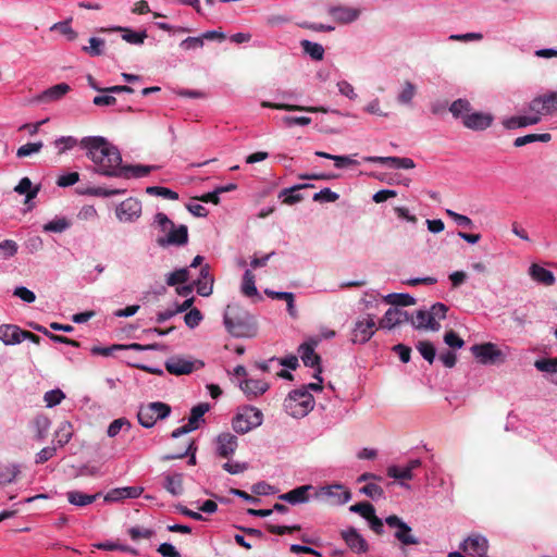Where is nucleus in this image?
<instances>
[{
  "label": "nucleus",
  "instance_id": "nucleus-1",
  "mask_svg": "<svg viewBox=\"0 0 557 557\" xmlns=\"http://www.w3.org/2000/svg\"><path fill=\"white\" fill-rule=\"evenodd\" d=\"M79 145L87 150V157L94 162L98 174L119 177L122 166L120 150L111 145L104 137H84Z\"/></svg>",
  "mask_w": 557,
  "mask_h": 557
},
{
  "label": "nucleus",
  "instance_id": "nucleus-2",
  "mask_svg": "<svg viewBox=\"0 0 557 557\" xmlns=\"http://www.w3.org/2000/svg\"><path fill=\"white\" fill-rule=\"evenodd\" d=\"M224 325L235 337H250L256 333V324L249 312L237 305H228L224 311Z\"/></svg>",
  "mask_w": 557,
  "mask_h": 557
},
{
  "label": "nucleus",
  "instance_id": "nucleus-3",
  "mask_svg": "<svg viewBox=\"0 0 557 557\" xmlns=\"http://www.w3.org/2000/svg\"><path fill=\"white\" fill-rule=\"evenodd\" d=\"M314 404V398L307 391V387H300L288 394L284 407L292 417L302 418L313 409Z\"/></svg>",
  "mask_w": 557,
  "mask_h": 557
},
{
  "label": "nucleus",
  "instance_id": "nucleus-4",
  "mask_svg": "<svg viewBox=\"0 0 557 557\" xmlns=\"http://www.w3.org/2000/svg\"><path fill=\"white\" fill-rule=\"evenodd\" d=\"M171 411L170 405L162 401H152L139 407L137 419L141 426L150 429L157 421L168 418Z\"/></svg>",
  "mask_w": 557,
  "mask_h": 557
},
{
  "label": "nucleus",
  "instance_id": "nucleus-5",
  "mask_svg": "<svg viewBox=\"0 0 557 557\" xmlns=\"http://www.w3.org/2000/svg\"><path fill=\"white\" fill-rule=\"evenodd\" d=\"M263 414L256 407H245L238 412L232 421V426L236 433L245 434L262 424Z\"/></svg>",
  "mask_w": 557,
  "mask_h": 557
},
{
  "label": "nucleus",
  "instance_id": "nucleus-6",
  "mask_svg": "<svg viewBox=\"0 0 557 557\" xmlns=\"http://www.w3.org/2000/svg\"><path fill=\"white\" fill-rule=\"evenodd\" d=\"M315 497L330 506H339L351 498V492L342 484H333L320 487Z\"/></svg>",
  "mask_w": 557,
  "mask_h": 557
},
{
  "label": "nucleus",
  "instance_id": "nucleus-7",
  "mask_svg": "<svg viewBox=\"0 0 557 557\" xmlns=\"http://www.w3.org/2000/svg\"><path fill=\"white\" fill-rule=\"evenodd\" d=\"M165 370L173 375H186L203 367L199 360L186 359L182 356H172L164 363Z\"/></svg>",
  "mask_w": 557,
  "mask_h": 557
},
{
  "label": "nucleus",
  "instance_id": "nucleus-8",
  "mask_svg": "<svg viewBox=\"0 0 557 557\" xmlns=\"http://www.w3.org/2000/svg\"><path fill=\"white\" fill-rule=\"evenodd\" d=\"M389 528L396 529L394 536L404 546L418 545L419 540L412 534V529L404 522L398 516L391 515L385 519Z\"/></svg>",
  "mask_w": 557,
  "mask_h": 557
},
{
  "label": "nucleus",
  "instance_id": "nucleus-9",
  "mask_svg": "<svg viewBox=\"0 0 557 557\" xmlns=\"http://www.w3.org/2000/svg\"><path fill=\"white\" fill-rule=\"evenodd\" d=\"M376 327L374 318L371 314H367L366 317L358 319L352 329L351 342L354 344L367 343L374 335Z\"/></svg>",
  "mask_w": 557,
  "mask_h": 557
},
{
  "label": "nucleus",
  "instance_id": "nucleus-10",
  "mask_svg": "<svg viewBox=\"0 0 557 557\" xmlns=\"http://www.w3.org/2000/svg\"><path fill=\"white\" fill-rule=\"evenodd\" d=\"M471 351L483 364H495L504 361L502 350L493 343L473 345Z\"/></svg>",
  "mask_w": 557,
  "mask_h": 557
},
{
  "label": "nucleus",
  "instance_id": "nucleus-11",
  "mask_svg": "<svg viewBox=\"0 0 557 557\" xmlns=\"http://www.w3.org/2000/svg\"><path fill=\"white\" fill-rule=\"evenodd\" d=\"M317 342L313 343H304L299 346L298 352L300 354V358L306 367L314 368L315 372L313 377L323 382L321 377L322 367H321V357L314 351V346Z\"/></svg>",
  "mask_w": 557,
  "mask_h": 557
},
{
  "label": "nucleus",
  "instance_id": "nucleus-12",
  "mask_svg": "<svg viewBox=\"0 0 557 557\" xmlns=\"http://www.w3.org/2000/svg\"><path fill=\"white\" fill-rule=\"evenodd\" d=\"M210 410V405L208 403H201L197 406L193 407L190 410V416L188 419V423L175 429L171 436L176 438L183 434H187L191 431H195L199 428V421L202 420L203 416Z\"/></svg>",
  "mask_w": 557,
  "mask_h": 557
},
{
  "label": "nucleus",
  "instance_id": "nucleus-13",
  "mask_svg": "<svg viewBox=\"0 0 557 557\" xmlns=\"http://www.w3.org/2000/svg\"><path fill=\"white\" fill-rule=\"evenodd\" d=\"M141 214V202L135 198H127L116 208V216L120 221L132 222Z\"/></svg>",
  "mask_w": 557,
  "mask_h": 557
},
{
  "label": "nucleus",
  "instance_id": "nucleus-14",
  "mask_svg": "<svg viewBox=\"0 0 557 557\" xmlns=\"http://www.w3.org/2000/svg\"><path fill=\"white\" fill-rule=\"evenodd\" d=\"M188 242V228L186 225H180L168 231V234L163 237H159L157 243L161 247L165 246H183Z\"/></svg>",
  "mask_w": 557,
  "mask_h": 557
},
{
  "label": "nucleus",
  "instance_id": "nucleus-15",
  "mask_svg": "<svg viewBox=\"0 0 557 557\" xmlns=\"http://www.w3.org/2000/svg\"><path fill=\"white\" fill-rule=\"evenodd\" d=\"M487 540L481 535H471L460 545V549L465 554L473 557H483L487 552Z\"/></svg>",
  "mask_w": 557,
  "mask_h": 557
},
{
  "label": "nucleus",
  "instance_id": "nucleus-16",
  "mask_svg": "<svg viewBox=\"0 0 557 557\" xmlns=\"http://www.w3.org/2000/svg\"><path fill=\"white\" fill-rule=\"evenodd\" d=\"M342 539L347 546L356 554H364L369 550V544L363 536L355 529L348 528L341 532Z\"/></svg>",
  "mask_w": 557,
  "mask_h": 557
},
{
  "label": "nucleus",
  "instance_id": "nucleus-17",
  "mask_svg": "<svg viewBox=\"0 0 557 557\" xmlns=\"http://www.w3.org/2000/svg\"><path fill=\"white\" fill-rule=\"evenodd\" d=\"M493 120L491 113L473 112L462 116V124L472 131H484L492 125Z\"/></svg>",
  "mask_w": 557,
  "mask_h": 557
},
{
  "label": "nucleus",
  "instance_id": "nucleus-18",
  "mask_svg": "<svg viewBox=\"0 0 557 557\" xmlns=\"http://www.w3.org/2000/svg\"><path fill=\"white\" fill-rule=\"evenodd\" d=\"M410 315L407 311L397 307L389 308L379 322L381 329H393L403 323L409 322Z\"/></svg>",
  "mask_w": 557,
  "mask_h": 557
},
{
  "label": "nucleus",
  "instance_id": "nucleus-19",
  "mask_svg": "<svg viewBox=\"0 0 557 557\" xmlns=\"http://www.w3.org/2000/svg\"><path fill=\"white\" fill-rule=\"evenodd\" d=\"M333 20L339 24H349L359 18L361 10L358 8L335 5L327 10Z\"/></svg>",
  "mask_w": 557,
  "mask_h": 557
},
{
  "label": "nucleus",
  "instance_id": "nucleus-20",
  "mask_svg": "<svg viewBox=\"0 0 557 557\" xmlns=\"http://www.w3.org/2000/svg\"><path fill=\"white\" fill-rule=\"evenodd\" d=\"M237 446V436L230 432L221 433L216 437V453L222 458H230L236 451Z\"/></svg>",
  "mask_w": 557,
  "mask_h": 557
},
{
  "label": "nucleus",
  "instance_id": "nucleus-21",
  "mask_svg": "<svg viewBox=\"0 0 557 557\" xmlns=\"http://www.w3.org/2000/svg\"><path fill=\"white\" fill-rule=\"evenodd\" d=\"M364 161L371 163L386 164L395 169H413L416 166L412 159L400 157H366Z\"/></svg>",
  "mask_w": 557,
  "mask_h": 557
},
{
  "label": "nucleus",
  "instance_id": "nucleus-22",
  "mask_svg": "<svg viewBox=\"0 0 557 557\" xmlns=\"http://www.w3.org/2000/svg\"><path fill=\"white\" fill-rule=\"evenodd\" d=\"M213 275L210 273V267L208 264L201 267L200 275L195 281V286L197 293L200 296L208 297L212 294L213 290Z\"/></svg>",
  "mask_w": 557,
  "mask_h": 557
},
{
  "label": "nucleus",
  "instance_id": "nucleus-23",
  "mask_svg": "<svg viewBox=\"0 0 557 557\" xmlns=\"http://www.w3.org/2000/svg\"><path fill=\"white\" fill-rule=\"evenodd\" d=\"M143 492L144 488L140 486H126L113 488L106 494L104 500L119 502L126 498H137L143 494Z\"/></svg>",
  "mask_w": 557,
  "mask_h": 557
},
{
  "label": "nucleus",
  "instance_id": "nucleus-24",
  "mask_svg": "<svg viewBox=\"0 0 557 557\" xmlns=\"http://www.w3.org/2000/svg\"><path fill=\"white\" fill-rule=\"evenodd\" d=\"M70 90H71V87L69 84L60 83V84H57V85L44 90L40 95L37 96L36 100L38 102H44V103L53 102V101L60 100Z\"/></svg>",
  "mask_w": 557,
  "mask_h": 557
},
{
  "label": "nucleus",
  "instance_id": "nucleus-25",
  "mask_svg": "<svg viewBox=\"0 0 557 557\" xmlns=\"http://www.w3.org/2000/svg\"><path fill=\"white\" fill-rule=\"evenodd\" d=\"M313 490L312 485H301L287 493L281 494L278 498L292 505L304 504L309 500V491Z\"/></svg>",
  "mask_w": 557,
  "mask_h": 557
},
{
  "label": "nucleus",
  "instance_id": "nucleus-26",
  "mask_svg": "<svg viewBox=\"0 0 557 557\" xmlns=\"http://www.w3.org/2000/svg\"><path fill=\"white\" fill-rule=\"evenodd\" d=\"M240 389L249 398H256L269 389V384L262 380L246 379L240 383Z\"/></svg>",
  "mask_w": 557,
  "mask_h": 557
},
{
  "label": "nucleus",
  "instance_id": "nucleus-27",
  "mask_svg": "<svg viewBox=\"0 0 557 557\" xmlns=\"http://www.w3.org/2000/svg\"><path fill=\"white\" fill-rule=\"evenodd\" d=\"M409 322L416 329H430L432 331H437L441 327L440 323L432 319L430 312L424 310H418L416 315H410Z\"/></svg>",
  "mask_w": 557,
  "mask_h": 557
},
{
  "label": "nucleus",
  "instance_id": "nucleus-28",
  "mask_svg": "<svg viewBox=\"0 0 557 557\" xmlns=\"http://www.w3.org/2000/svg\"><path fill=\"white\" fill-rule=\"evenodd\" d=\"M22 329L14 324L0 325V341L4 345H16L22 343Z\"/></svg>",
  "mask_w": 557,
  "mask_h": 557
},
{
  "label": "nucleus",
  "instance_id": "nucleus-29",
  "mask_svg": "<svg viewBox=\"0 0 557 557\" xmlns=\"http://www.w3.org/2000/svg\"><path fill=\"white\" fill-rule=\"evenodd\" d=\"M101 32H121L123 33L122 38L128 44L132 45H141L147 38V33L143 32H134L127 27L115 26L112 28H102Z\"/></svg>",
  "mask_w": 557,
  "mask_h": 557
},
{
  "label": "nucleus",
  "instance_id": "nucleus-30",
  "mask_svg": "<svg viewBox=\"0 0 557 557\" xmlns=\"http://www.w3.org/2000/svg\"><path fill=\"white\" fill-rule=\"evenodd\" d=\"M540 121L541 117L539 115H520L507 117L502 123L506 129H516L537 124Z\"/></svg>",
  "mask_w": 557,
  "mask_h": 557
},
{
  "label": "nucleus",
  "instance_id": "nucleus-31",
  "mask_svg": "<svg viewBox=\"0 0 557 557\" xmlns=\"http://www.w3.org/2000/svg\"><path fill=\"white\" fill-rule=\"evenodd\" d=\"M50 426V419L44 414L36 416L30 423V428L34 432V437L37 441H42L44 438L47 437Z\"/></svg>",
  "mask_w": 557,
  "mask_h": 557
},
{
  "label": "nucleus",
  "instance_id": "nucleus-32",
  "mask_svg": "<svg viewBox=\"0 0 557 557\" xmlns=\"http://www.w3.org/2000/svg\"><path fill=\"white\" fill-rule=\"evenodd\" d=\"M261 106L263 108L284 110V111L326 112V110L321 107H302V106H298V104L275 103V102H269V101H262Z\"/></svg>",
  "mask_w": 557,
  "mask_h": 557
},
{
  "label": "nucleus",
  "instance_id": "nucleus-33",
  "mask_svg": "<svg viewBox=\"0 0 557 557\" xmlns=\"http://www.w3.org/2000/svg\"><path fill=\"white\" fill-rule=\"evenodd\" d=\"M529 273L534 281H536L545 286H550L555 283V276H554L553 272L549 270H546L545 268H543L541 265L532 264L530 267Z\"/></svg>",
  "mask_w": 557,
  "mask_h": 557
},
{
  "label": "nucleus",
  "instance_id": "nucleus-34",
  "mask_svg": "<svg viewBox=\"0 0 557 557\" xmlns=\"http://www.w3.org/2000/svg\"><path fill=\"white\" fill-rule=\"evenodd\" d=\"M163 487L173 496L182 495L184 492L183 487V474L174 473L166 474L164 476Z\"/></svg>",
  "mask_w": 557,
  "mask_h": 557
},
{
  "label": "nucleus",
  "instance_id": "nucleus-35",
  "mask_svg": "<svg viewBox=\"0 0 557 557\" xmlns=\"http://www.w3.org/2000/svg\"><path fill=\"white\" fill-rule=\"evenodd\" d=\"M156 166L153 165H123L121 166V173L119 177L129 178V177H144L147 176Z\"/></svg>",
  "mask_w": 557,
  "mask_h": 557
},
{
  "label": "nucleus",
  "instance_id": "nucleus-36",
  "mask_svg": "<svg viewBox=\"0 0 557 557\" xmlns=\"http://www.w3.org/2000/svg\"><path fill=\"white\" fill-rule=\"evenodd\" d=\"M312 186L313 185H310V184H299V185H295L290 188H285V189L281 190L278 198H282L283 203H286V205L297 203V202L301 201L304 199V197H302V195L297 194L296 191H298L302 188L312 187Z\"/></svg>",
  "mask_w": 557,
  "mask_h": 557
},
{
  "label": "nucleus",
  "instance_id": "nucleus-37",
  "mask_svg": "<svg viewBox=\"0 0 557 557\" xmlns=\"http://www.w3.org/2000/svg\"><path fill=\"white\" fill-rule=\"evenodd\" d=\"M99 496L100 493L88 495L79 491H70L66 493L69 503L79 507L94 503Z\"/></svg>",
  "mask_w": 557,
  "mask_h": 557
},
{
  "label": "nucleus",
  "instance_id": "nucleus-38",
  "mask_svg": "<svg viewBox=\"0 0 557 557\" xmlns=\"http://www.w3.org/2000/svg\"><path fill=\"white\" fill-rule=\"evenodd\" d=\"M40 187L32 188V181L28 177H23L14 187V191L20 195H26V201L34 199L39 193Z\"/></svg>",
  "mask_w": 557,
  "mask_h": 557
},
{
  "label": "nucleus",
  "instance_id": "nucleus-39",
  "mask_svg": "<svg viewBox=\"0 0 557 557\" xmlns=\"http://www.w3.org/2000/svg\"><path fill=\"white\" fill-rule=\"evenodd\" d=\"M73 436V426L69 421H63L60 423L58 430L54 433V437L59 444V446H64L67 444Z\"/></svg>",
  "mask_w": 557,
  "mask_h": 557
},
{
  "label": "nucleus",
  "instance_id": "nucleus-40",
  "mask_svg": "<svg viewBox=\"0 0 557 557\" xmlns=\"http://www.w3.org/2000/svg\"><path fill=\"white\" fill-rule=\"evenodd\" d=\"M552 139V135L548 133L543 134H529L515 139L513 146L520 148L534 141L548 143Z\"/></svg>",
  "mask_w": 557,
  "mask_h": 557
},
{
  "label": "nucleus",
  "instance_id": "nucleus-41",
  "mask_svg": "<svg viewBox=\"0 0 557 557\" xmlns=\"http://www.w3.org/2000/svg\"><path fill=\"white\" fill-rule=\"evenodd\" d=\"M242 293L247 297L258 295L255 284V274L250 270H246L243 276Z\"/></svg>",
  "mask_w": 557,
  "mask_h": 557
},
{
  "label": "nucleus",
  "instance_id": "nucleus-42",
  "mask_svg": "<svg viewBox=\"0 0 557 557\" xmlns=\"http://www.w3.org/2000/svg\"><path fill=\"white\" fill-rule=\"evenodd\" d=\"M304 51L309 54L313 60H322L324 55V48L322 45L312 42L310 40H302L300 42Z\"/></svg>",
  "mask_w": 557,
  "mask_h": 557
},
{
  "label": "nucleus",
  "instance_id": "nucleus-43",
  "mask_svg": "<svg viewBox=\"0 0 557 557\" xmlns=\"http://www.w3.org/2000/svg\"><path fill=\"white\" fill-rule=\"evenodd\" d=\"M449 111L454 117L462 120V116L470 113L471 104L466 99H457L450 104Z\"/></svg>",
  "mask_w": 557,
  "mask_h": 557
},
{
  "label": "nucleus",
  "instance_id": "nucleus-44",
  "mask_svg": "<svg viewBox=\"0 0 557 557\" xmlns=\"http://www.w3.org/2000/svg\"><path fill=\"white\" fill-rule=\"evenodd\" d=\"M385 301L398 308V306H411L416 304V299L409 294H389L385 297Z\"/></svg>",
  "mask_w": 557,
  "mask_h": 557
},
{
  "label": "nucleus",
  "instance_id": "nucleus-45",
  "mask_svg": "<svg viewBox=\"0 0 557 557\" xmlns=\"http://www.w3.org/2000/svg\"><path fill=\"white\" fill-rule=\"evenodd\" d=\"M195 450H196V448H194V442L188 441L185 443L184 449L182 451H178V453L172 454V455H166L163 457V460L180 459V458H184L190 454L188 463L196 465Z\"/></svg>",
  "mask_w": 557,
  "mask_h": 557
},
{
  "label": "nucleus",
  "instance_id": "nucleus-46",
  "mask_svg": "<svg viewBox=\"0 0 557 557\" xmlns=\"http://www.w3.org/2000/svg\"><path fill=\"white\" fill-rule=\"evenodd\" d=\"M544 115L557 114V91H550L543 95Z\"/></svg>",
  "mask_w": 557,
  "mask_h": 557
},
{
  "label": "nucleus",
  "instance_id": "nucleus-47",
  "mask_svg": "<svg viewBox=\"0 0 557 557\" xmlns=\"http://www.w3.org/2000/svg\"><path fill=\"white\" fill-rule=\"evenodd\" d=\"M18 245L15 240L4 239L0 243V257L4 260L14 257L17 253Z\"/></svg>",
  "mask_w": 557,
  "mask_h": 557
},
{
  "label": "nucleus",
  "instance_id": "nucleus-48",
  "mask_svg": "<svg viewBox=\"0 0 557 557\" xmlns=\"http://www.w3.org/2000/svg\"><path fill=\"white\" fill-rule=\"evenodd\" d=\"M416 86L412 83L406 81L404 83L400 94L397 97V100L399 103L409 104L413 97L416 96Z\"/></svg>",
  "mask_w": 557,
  "mask_h": 557
},
{
  "label": "nucleus",
  "instance_id": "nucleus-49",
  "mask_svg": "<svg viewBox=\"0 0 557 557\" xmlns=\"http://www.w3.org/2000/svg\"><path fill=\"white\" fill-rule=\"evenodd\" d=\"M417 349L421 356L429 362L433 363L435 359V347L429 341H421L417 344Z\"/></svg>",
  "mask_w": 557,
  "mask_h": 557
},
{
  "label": "nucleus",
  "instance_id": "nucleus-50",
  "mask_svg": "<svg viewBox=\"0 0 557 557\" xmlns=\"http://www.w3.org/2000/svg\"><path fill=\"white\" fill-rule=\"evenodd\" d=\"M104 40L97 37H91L89 39V46L84 47L83 50L88 53L90 57H98L104 53L103 51Z\"/></svg>",
  "mask_w": 557,
  "mask_h": 557
},
{
  "label": "nucleus",
  "instance_id": "nucleus-51",
  "mask_svg": "<svg viewBox=\"0 0 557 557\" xmlns=\"http://www.w3.org/2000/svg\"><path fill=\"white\" fill-rule=\"evenodd\" d=\"M146 193L153 196H161L163 198L170 200H177L178 194L170 188L161 187V186H150L147 187Z\"/></svg>",
  "mask_w": 557,
  "mask_h": 557
},
{
  "label": "nucleus",
  "instance_id": "nucleus-52",
  "mask_svg": "<svg viewBox=\"0 0 557 557\" xmlns=\"http://www.w3.org/2000/svg\"><path fill=\"white\" fill-rule=\"evenodd\" d=\"M188 270L186 268H183V269H178L174 272H172L168 278H166V284L169 286H176L178 284H183L185 282H187L188 280Z\"/></svg>",
  "mask_w": 557,
  "mask_h": 557
},
{
  "label": "nucleus",
  "instance_id": "nucleus-53",
  "mask_svg": "<svg viewBox=\"0 0 557 557\" xmlns=\"http://www.w3.org/2000/svg\"><path fill=\"white\" fill-rule=\"evenodd\" d=\"M349 510L355 513H359L366 520L374 512V506L368 502H361L354 504L349 507Z\"/></svg>",
  "mask_w": 557,
  "mask_h": 557
},
{
  "label": "nucleus",
  "instance_id": "nucleus-54",
  "mask_svg": "<svg viewBox=\"0 0 557 557\" xmlns=\"http://www.w3.org/2000/svg\"><path fill=\"white\" fill-rule=\"evenodd\" d=\"M70 227V222L65 218L52 220L44 225L45 232L61 233Z\"/></svg>",
  "mask_w": 557,
  "mask_h": 557
},
{
  "label": "nucleus",
  "instance_id": "nucleus-55",
  "mask_svg": "<svg viewBox=\"0 0 557 557\" xmlns=\"http://www.w3.org/2000/svg\"><path fill=\"white\" fill-rule=\"evenodd\" d=\"M44 144L41 141L37 143H27L23 146H21L16 151L17 158H25L33 153H37L41 150Z\"/></svg>",
  "mask_w": 557,
  "mask_h": 557
},
{
  "label": "nucleus",
  "instance_id": "nucleus-56",
  "mask_svg": "<svg viewBox=\"0 0 557 557\" xmlns=\"http://www.w3.org/2000/svg\"><path fill=\"white\" fill-rule=\"evenodd\" d=\"M534 366L539 371L557 373V358L539 359Z\"/></svg>",
  "mask_w": 557,
  "mask_h": 557
},
{
  "label": "nucleus",
  "instance_id": "nucleus-57",
  "mask_svg": "<svg viewBox=\"0 0 557 557\" xmlns=\"http://www.w3.org/2000/svg\"><path fill=\"white\" fill-rule=\"evenodd\" d=\"M124 426H126L127 430L131 429V422L126 418H119L113 420L108 428V436H116Z\"/></svg>",
  "mask_w": 557,
  "mask_h": 557
},
{
  "label": "nucleus",
  "instance_id": "nucleus-58",
  "mask_svg": "<svg viewBox=\"0 0 557 557\" xmlns=\"http://www.w3.org/2000/svg\"><path fill=\"white\" fill-rule=\"evenodd\" d=\"M77 145V139L73 136H63L54 141V146L59 148V154L64 153L66 150L72 149Z\"/></svg>",
  "mask_w": 557,
  "mask_h": 557
},
{
  "label": "nucleus",
  "instance_id": "nucleus-59",
  "mask_svg": "<svg viewBox=\"0 0 557 557\" xmlns=\"http://www.w3.org/2000/svg\"><path fill=\"white\" fill-rule=\"evenodd\" d=\"M65 395L61 389H52L45 394L44 399L47 404V407H54L59 405L63 399Z\"/></svg>",
  "mask_w": 557,
  "mask_h": 557
},
{
  "label": "nucleus",
  "instance_id": "nucleus-60",
  "mask_svg": "<svg viewBox=\"0 0 557 557\" xmlns=\"http://www.w3.org/2000/svg\"><path fill=\"white\" fill-rule=\"evenodd\" d=\"M202 320V313L197 308L190 309L184 317L186 325L194 329L199 325Z\"/></svg>",
  "mask_w": 557,
  "mask_h": 557
},
{
  "label": "nucleus",
  "instance_id": "nucleus-61",
  "mask_svg": "<svg viewBox=\"0 0 557 557\" xmlns=\"http://www.w3.org/2000/svg\"><path fill=\"white\" fill-rule=\"evenodd\" d=\"M387 475L393 479L397 480H411L412 473L410 472V469L405 467L404 469H399L396 466H392L387 469Z\"/></svg>",
  "mask_w": 557,
  "mask_h": 557
},
{
  "label": "nucleus",
  "instance_id": "nucleus-62",
  "mask_svg": "<svg viewBox=\"0 0 557 557\" xmlns=\"http://www.w3.org/2000/svg\"><path fill=\"white\" fill-rule=\"evenodd\" d=\"M360 492L372 499L381 498L384 495L383 488L375 483H368Z\"/></svg>",
  "mask_w": 557,
  "mask_h": 557
},
{
  "label": "nucleus",
  "instance_id": "nucleus-63",
  "mask_svg": "<svg viewBox=\"0 0 557 557\" xmlns=\"http://www.w3.org/2000/svg\"><path fill=\"white\" fill-rule=\"evenodd\" d=\"M128 534L133 541H138L141 539L148 540L153 535V531L146 528L133 527L128 529Z\"/></svg>",
  "mask_w": 557,
  "mask_h": 557
},
{
  "label": "nucleus",
  "instance_id": "nucleus-64",
  "mask_svg": "<svg viewBox=\"0 0 557 557\" xmlns=\"http://www.w3.org/2000/svg\"><path fill=\"white\" fill-rule=\"evenodd\" d=\"M444 342L451 348H461L465 345L463 339L454 331L445 333Z\"/></svg>",
  "mask_w": 557,
  "mask_h": 557
}]
</instances>
